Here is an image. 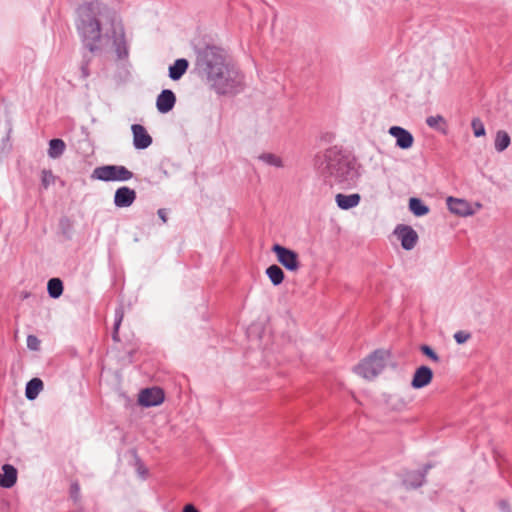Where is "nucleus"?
I'll return each instance as SVG.
<instances>
[{
    "label": "nucleus",
    "mask_w": 512,
    "mask_h": 512,
    "mask_svg": "<svg viewBox=\"0 0 512 512\" xmlns=\"http://www.w3.org/2000/svg\"><path fill=\"white\" fill-rule=\"evenodd\" d=\"M446 201L449 211L455 215L464 217L473 214L470 203L464 199L449 196Z\"/></svg>",
    "instance_id": "nucleus-15"
},
{
    "label": "nucleus",
    "mask_w": 512,
    "mask_h": 512,
    "mask_svg": "<svg viewBox=\"0 0 512 512\" xmlns=\"http://www.w3.org/2000/svg\"><path fill=\"white\" fill-rule=\"evenodd\" d=\"M426 124L430 128L435 129V130L441 132L442 134L447 133V129H446L447 123H446V120L444 119V117H442L441 115L427 117Z\"/></svg>",
    "instance_id": "nucleus-26"
},
{
    "label": "nucleus",
    "mask_w": 512,
    "mask_h": 512,
    "mask_svg": "<svg viewBox=\"0 0 512 512\" xmlns=\"http://www.w3.org/2000/svg\"><path fill=\"white\" fill-rule=\"evenodd\" d=\"M64 290L63 281L60 278L54 277L48 280L47 292L48 295L53 299H58Z\"/></svg>",
    "instance_id": "nucleus-22"
},
{
    "label": "nucleus",
    "mask_w": 512,
    "mask_h": 512,
    "mask_svg": "<svg viewBox=\"0 0 512 512\" xmlns=\"http://www.w3.org/2000/svg\"><path fill=\"white\" fill-rule=\"evenodd\" d=\"M165 394L159 387L145 388L140 391L138 402L143 407H154L163 403Z\"/></svg>",
    "instance_id": "nucleus-9"
},
{
    "label": "nucleus",
    "mask_w": 512,
    "mask_h": 512,
    "mask_svg": "<svg viewBox=\"0 0 512 512\" xmlns=\"http://www.w3.org/2000/svg\"><path fill=\"white\" fill-rule=\"evenodd\" d=\"M133 172L123 165H102L96 167L92 174V179L103 182H126L132 179Z\"/></svg>",
    "instance_id": "nucleus-5"
},
{
    "label": "nucleus",
    "mask_w": 512,
    "mask_h": 512,
    "mask_svg": "<svg viewBox=\"0 0 512 512\" xmlns=\"http://www.w3.org/2000/svg\"><path fill=\"white\" fill-rule=\"evenodd\" d=\"M409 209L417 217L425 216L429 213V207L419 198L409 199Z\"/></svg>",
    "instance_id": "nucleus-23"
},
{
    "label": "nucleus",
    "mask_w": 512,
    "mask_h": 512,
    "mask_svg": "<svg viewBox=\"0 0 512 512\" xmlns=\"http://www.w3.org/2000/svg\"><path fill=\"white\" fill-rule=\"evenodd\" d=\"M471 127L475 137H482L486 134L483 122L479 118H474L471 122Z\"/></svg>",
    "instance_id": "nucleus-29"
},
{
    "label": "nucleus",
    "mask_w": 512,
    "mask_h": 512,
    "mask_svg": "<svg viewBox=\"0 0 512 512\" xmlns=\"http://www.w3.org/2000/svg\"><path fill=\"white\" fill-rule=\"evenodd\" d=\"M315 165L330 186L337 184L343 189L350 188L359 176L351 158L337 147H331L323 155L317 156Z\"/></svg>",
    "instance_id": "nucleus-3"
},
{
    "label": "nucleus",
    "mask_w": 512,
    "mask_h": 512,
    "mask_svg": "<svg viewBox=\"0 0 512 512\" xmlns=\"http://www.w3.org/2000/svg\"><path fill=\"white\" fill-rule=\"evenodd\" d=\"M133 134V145L138 150H144L152 144V137L149 135L144 126L133 124L131 126Z\"/></svg>",
    "instance_id": "nucleus-12"
},
{
    "label": "nucleus",
    "mask_w": 512,
    "mask_h": 512,
    "mask_svg": "<svg viewBox=\"0 0 512 512\" xmlns=\"http://www.w3.org/2000/svg\"><path fill=\"white\" fill-rule=\"evenodd\" d=\"M195 67L217 94H236L243 89V75L227 61L225 51L214 45L196 50Z\"/></svg>",
    "instance_id": "nucleus-1"
},
{
    "label": "nucleus",
    "mask_w": 512,
    "mask_h": 512,
    "mask_svg": "<svg viewBox=\"0 0 512 512\" xmlns=\"http://www.w3.org/2000/svg\"><path fill=\"white\" fill-rule=\"evenodd\" d=\"M182 512H200L193 504H186Z\"/></svg>",
    "instance_id": "nucleus-35"
},
{
    "label": "nucleus",
    "mask_w": 512,
    "mask_h": 512,
    "mask_svg": "<svg viewBox=\"0 0 512 512\" xmlns=\"http://www.w3.org/2000/svg\"><path fill=\"white\" fill-rule=\"evenodd\" d=\"M136 191L128 186H121L114 193L113 203L117 208L130 207L136 200Z\"/></svg>",
    "instance_id": "nucleus-10"
},
{
    "label": "nucleus",
    "mask_w": 512,
    "mask_h": 512,
    "mask_svg": "<svg viewBox=\"0 0 512 512\" xmlns=\"http://www.w3.org/2000/svg\"><path fill=\"white\" fill-rule=\"evenodd\" d=\"M389 353L378 349L354 367V371L359 376L371 380L378 376L386 366Z\"/></svg>",
    "instance_id": "nucleus-4"
},
{
    "label": "nucleus",
    "mask_w": 512,
    "mask_h": 512,
    "mask_svg": "<svg viewBox=\"0 0 512 512\" xmlns=\"http://www.w3.org/2000/svg\"><path fill=\"white\" fill-rule=\"evenodd\" d=\"M116 20V12L99 1L80 5L77 9L76 28L84 46L92 53L98 51L103 22L112 27Z\"/></svg>",
    "instance_id": "nucleus-2"
},
{
    "label": "nucleus",
    "mask_w": 512,
    "mask_h": 512,
    "mask_svg": "<svg viewBox=\"0 0 512 512\" xmlns=\"http://www.w3.org/2000/svg\"><path fill=\"white\" fill-rule=\"evenodd\" d=\"M44 384L43 381L38 378H32L26 383L25 387V396L28 400H35L39 393L43 390Z\"/></svg>",
    "instance_id": "nucleus-20"
},
{
    "label": "nucleus",
    "mask_w": 512,
    "mask_h": 512,
    "mask_svg": "<svg viewBox=\"0 0 512 512\" xmlns=\"http://www.w3.org/2000/svg\"><path fill=\"white\" fill-rule=\"evenodd\" d=\"M157 214L159 218L163 221V223L167 222V214L165 209H159Z\"/></svg>",
    "instance_id": "nucleus-36"
},
{
    "label": "nucleus",
    "mask_w": 512,
    "mask_h": 512,
    "mask_svg": "<svg viewBox=\"0 0 512 512\" xmlns=\"http://www.w3.org/2000/svg\"><path fill=\"white\" fill-rule=\"evenodd\" d=\"M70 497L77 502L80 499V486L77 482H73L70 486Z\"/></svg>",
    "instance_id": "nucleus-33"
},
{
    "label": "nucleus",
    "mask_w": 512,
    "mask_h": 512,
    "mask_svg": "<svg viewBox=\"0 0 512 512\" xmlns=\"http://www.w3.org/2000/svg\"><path fill=\"white\" fill-rule=\"evenodd\" d=\"M511 143L509 134L504 130H499L496 133L494 146L497 152H503L506 150Z\"/></svg>",
    "instance_id": "nucleus-25"
},
{
    "label": "nucleus",
    "mask_w": 512,
    "mask_h": 512,
    "mask_svg": "<svg viewBox=\"0 0 512 512\" xmlns=\"http://www.w3.org/2000/svg\"><path fill=\"white\" fill-rule=\"evenodd\" d=\"M259 160L263 161L264 163L275 166V167H282V160L272 154V153H263L259 156Z\"/></svg>",
    "instance_id": "nucleus-27"
},
{
    "label": "nucleus",
    "mask_w": 512,
    "mask_h": 512,
    "mask_svg": "<svg viewBox=\"0 0 512 512\" xmlns=\"http://www.w3.org/2000/svg\"><path fill=\"white\" fill-rule=\"evenodd\" d=\"M430 468H431V465L428 464L424 467L423 471H412V472L407 473L405 478L403 479V484L407 488H412V489L421 487L424 483L425 475Z\"/></svg>",
    "instance_id": "nucleus-16"
},
{
    "label": "nucleus",
    "mask_w": 512,
    "mask_h": 512,
    "mask_svg": "<svg viewBox=\"0 0 512 512\" xmlns=\"http://www.w3.org/2000/svg\"><path fill=\"white\" fill-rule=\"evenodd\" d=\"M189 67V62L185 58H179L175 60V62L169 66L168 72L169 77L173 81L180 80L182 76L186 73Z\"/></svg>",
    "instance_id": "nucleus-19"
},
{
    "label": "nucleus",
    "mask_w": 512,
    "mask_h": 512,
    "mask_svg": "<svg viewBox=\"0 0 512 512\" xmlns=\"http://www.w3.org/2000/svg\"><path fill=\"white\" fill-rule=\"evenodd\" d=\"M105 36L113 40V46L119 60L128 58L129 49L125 38V32L122 24L116 20L110 31L105 32Z\"/></svg>",
    "instance_id": "nucleus-7"
},
{
    "label": "nucleus",
    "mask_w": 512,
    "mask_h": 512,
    "mask_svg": "<svg viewBox=\"0 0 512 512\" xmlns=\"http://www.w3.org/2000/svg\"><path fill=\"white\" fill-rule=\"evenodd\" d=\"M175 104L176 95L170 89L162 90L160 94L157 96L156 107L157 110L162 114L170 112L174 108Z\"/></svg>",
    "instance_id": "nucleus-14"
},
{
    "label": "nucleus",
    "mask_w": 512,
    "mask_h": 512,
    "mask_svg": "<svg viewBox=\"0 0 512 512\" xmlns=\"http://www.w3.org/2000/svg\"><path fill=\"white\" fill-rule=\"evenodd\" d=\"M40 340L35 335H28L27 347L32 351H38L40 349Z\"/></svg>",
    "instance_id": "nucleus-32"
},
{
    "label": "nucleus",
    "mask_w": 512,
    "mask_h": 512,
    "mask_svg": "<svg viewBox=\"0 0 512 512\" xmlns=\"http://www.w3.org/2000/svg\"><path fill=\"white\" fill-rule=\"evenodd\" d=\"M394 234L401 242V246L404 250H412L418 242L417 232L409 225L399 224L394 230Z\"/></svg>",
    "instance_id": "nucleus-8"
},
{
    "label": "nucleus",
    "mask_w": 512,
    "mask_h": 512,
    "mask_svg": "<svg viewBox=\"0 0 512 512\" xmlns=\"http://www.w3.org/2000/svg\"><path fill=\"white\" fill-rule=\"evenodd\" d=\"M55 176L51 170H43L41 176V185L44 189H47L51 184L55 182Z\"/></svg>",
    "instance_id": "nucleus-30"
},
{
    "label": "nucleus",
    "mask_w": 512,
    "mask_h": 512,
    "mask_svg": "<svg viewBox=\"0 0 512 512\" xmlns=\"http://www.w3.org/2000/svg\"><path fill=\"white\" fill-rule=\"evenodd\" d=\"M499 506H500V509H501L503 512H510L509 504L507 503V501L502 500V501L499 503Z\"/></svg>",
    "instance_id": "nucleus-37"
},
{
    "label": "nucleus",
    "mask_w": 512,
    "mask_h": 512,
    "mask_svg": "<svg viewBox=\"0 0 512 512\" xmlns=\"http://www.w3.org/2000/svg\"><path fill=\"white\" fill-rule=\"evenodd\" d=\"M266 275L274 286L280 285L285 277V274L280 266L272 264L266 269Z\"/></svg>",
    "instance_id": "nucleus-24"
},
{
    "label": "nucleus",
    "mask_w": 512,
    "mask_h": 512,
    "mask_svg": "<svg viewBox=\"0 0 512 512\" xmlns=\"http://www.w3.org/2000/svg\"><path fill=\"white\" fill-rule=\"evenodd\" d=\"M123 314L124 313H123L122 307H118L115 310V322H114V329H113V333H112V338L114 341H119L118 330H119V327H120L122 319H123Z\"/></svg>",
    "instance_id": "nucleus-28"
},
{
    "label": "nucleus",
    "mask_w": 512,
    "mask_h": 512,
    "mask_svg": "<svg viewBox=\"0 0 512 512\" xmlns=\"http://www.w3.org/2000/svg\"><path fill=\"white\" fill-rule=\"evenodd\" d=\"M17 469L11 464H4L0 473V487L9 489L17 482Z\"/></svg>",
    "instance_id": "nucleus-17"
},
{
    "label": "nucleus",
    "mask_w": 512,
    "mask_h": 512,
    "mask_svg": "<svg viewBox=\"0 0 512 512\" xmlns=\"http://www.w3.org/2000/svg\"><path fill=\"white\" fill-rule=\"evenodd\" d=\"M271 251L276 255L277 261L288 271L296 272L300 268L299 255L296 251L281 244H274Z\"/></svg>",
    "instance_id": "nucleus-6"
},
{
    "label": "nucleus",
    "mask_w": 512,
    "mask_h": 512,
    "mask_svg": "<svg viewBox=\"0 0 512 512\" xmlns=\"http://www.w3.org/2000/svg\"><path fill=\"white\" fill-rule=\"evenodd\" d=\"M82 74L84 77H87L88 76V70L86 67H82Z\"/></svg>",
    "instance_id": "nucleus-38"
},
{
    "label": "nucleus",
    "mask_w": 512,
    "mask_h": 512,
    "mask_svg": "<svg viewBox=\"0 0 512 512\" xmlns=\"http://www.w3.org/2000/svg\"><path fill=\"white\" fill-rule=\"evenodd\" d=\"M432 379V369L426 365H422L415 370L411 380V386L414 389H421L429 385Z\"/></svg>",
    "instance_id": "nucleus-13"
},
{
    "label": "nucleus",
    "mask_w": 512,
    "mask_h": 512,
    "mask_svg": "<svg viewBox=\"0 0 512 512\" xmlns=\"http://www.w3.org/2000/svg\"><path fill=\"white\" fill-rule=\"evenodd\" d=\"M470 338V334L465 331H458L454 334V339L457 344H463Z\"/></svg>",
    "instance_id": "nucleus-34"
},
{
    "label": "nucleus",
    "mask_w": 512,
    "mask_h": 512,
    "mask_svg": "<svg viewBox=\"0 0 512 512\" xmlns=\"http://www.w3.org/2000/svg\"><path fill=\"white\" fill-rule=\"evenodd\" d=\"M360 200L361 196L358 193L349 195L338 193L335 197L337 206L342 210H349L356 207L360 203Z\"/></svg>",
    "instance_id": "nucleus-18"
},
{
    "label": "nucleus",
    "mask_w": 512,
    "mask_h": 512,
    "mask_svg": "<svg viewBox=\"0 0 512 512\" xmlns=\"http://www.w3.org/2000/svg\"><path fill=\"white\" fill-rule=\"evenodd\" d=\"M66 149L65 142L60 138H54L49 141L48 156L57 159L63 155Z\"/></svg>",
    "instance_id": "nucleus-21"
},
{
    "label": "nucleus",
    "mask_w": 512,
    "mask_h": 512,
    "mask_svg": "<svg viewBox=\"0 0 512 512\" xmlns=\"http://www.w3.org/2000/svg\"><path fill=\"white\" fill-rule=\"evenodd\" d=\"M389 134L396 139V146L400 149H409L414 143V137L407 129L400 126H391Z\"/></svg>",
    "instance_id": "nucleus-11"
},
{
    "label": "nucleus",
    "mask_w": 512,
    "mask_h": 512,
    "mask_svg": "<svg viewBox=\"0 0 512 512\" xmlns=\"http://www.w3.org/2000/svg\"><path fill=\"white\" fill-rule=\"evenodd\" d=\"M420 351L422 352L423 355H425L426 357L431 359L433 362H439L440 361V357L432 349L431 346H429L427 344H423V345L420 346Z\"/></svg>",
    "instance_id": "nucleus-31"
}]
</instances>
